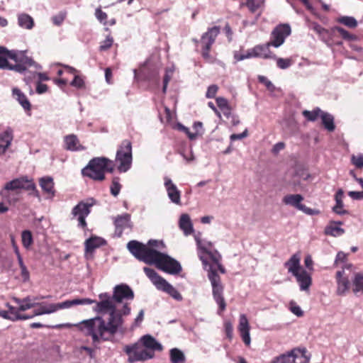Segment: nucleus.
<instances>
[{"instance_id":"nucleus-53","label":"nucleus","mask_w":363,"mask_h":363,"mask_svg":"<svg viewBox=\"0 0 363 363\" xmlns=\"http://www.w3.org/2000/svg\"><path fill=\"white\" fill-rule=\"evenodd\" d=\"M173 74V70L172 69H167L165 71V74L164 76L163 79V87H162V92L164 94L167 91V88L169 82L170 81Z\"/></svg>"},{"instance_id":"nucleus-25","label":"nucleus","mask_w":363,"mask_h":363,"mask_svg":"<svg viewBox=\"0 0 363 363\" xmlns=\"http://www.w3.org/2000/svg\"><path fill=\"white\" fill-rule=\"evenodd\" d=\"M147 246L137 240H130L127 244L129 252L138 260H141Z\"/></svg>"},{"instance_id":"nucleus-18","label":"nucleus","mask_w":363,"mask_h":363,"mask_svg":"<svg viewBox=\"0 0 363 363\" xmlns=\"http://www.w3.org/2000/svg\"><path fill=\"white\" fill-rule=\"evenodd\" d=\"M336 293L338 296H345L350 289L349 277L345 274L344 269L336 272Z\"/></svg>"},{"instance_id":"nucleus-8","label":"nucleus","mask_w":363,"mask_h":363,"mask_svg":"<svg viewBox=\"0 0 363 363\" xmlns=\"http://www.w3.org/2000/svg\"><path fill=\"white\" fill-rule=\"evenodd\" d=\"M96 203L94 198H89L79 202L72 210L73 218L78 221V226L82 228L86 227V218L91 213V208Z\"/></svg>"},{"instance_id":"nucleus-51","label":"nucleus","mask_w":363,"mask_h":363,"mask_svg":"<svg viewBox=\"0 0 363 363\" xmlns=\"http://www.w3.org/2000/svg\"><path fill=\"white\" fill-rule=\"evenodd\" d=\"M121 185L118 177L113 178L111 185V193L113 196H117L121 191Z\"/></svg>"},{"instance_id":"nucleus-34","label":"nucleus","mask_w":363,"mask_h":363,"mask_svg":"<svg viewBox=\"0 0 363 363\" xmlns=\"http://www.w3.org/2000/svg\"><path fill=\"white\" fill-rule=\"evenodd\" d=\"M179 228L185 235L191 234L194 231L193 225L189 216L186 213L182 214L179 222Z\"/></svg>"},{"instance_id":"nucleus-24","label":"nucleus","mask_w":363,"mask_h":363,"mask_svg":"<svg viewBox=\"0 0 363 363\" xmlns=\"http://www.w3.org/2000/svg\"><path fill=\"white\" fill-rule=\"evenodd\" d=\"M65 148L67 150L74 152L84 150L85 147L82 145L77 135L70 134L64 138Z\"/></svg>"},{"instance_id":"nucleus-49","label":"nucleus","mask_w":363,"mask_h":363,"mask_svg":"<svg viewBox=\"0 0 363 363\" xmlns=\"http://www.w3.org/2000/svg\"><path fill=\"white\" fill-rule=\"evenodd\" d=\"M335 30L340 33L342 38L349 41H354L357 39L355 35L350 33L347 30L342 27H335Z\"/></svg>"},{"instance_id":"nucleus-26","label":"nucleus","mask_w":363,"mask_h":363,"mask_svg":"<svg viewBox=\"0 0 363 363\" xmlns=\"http://www.w3.org/2000/svg\"><path fill=\"white\" fill-rule=\"evenodd\" d=\"M59 303H49L46 304L45 303H39L38 302V308L35 309L33 314L30 315L33 318L36 315H41L43 314H50L55 313L60 310Z\"/></svg>"},{"instance_id":"nucleus-15","label":"nucleus","mask_w":363,"mask_h":363,"mask_svg":"<svg viewBox=\"0 0 363 363\" xmlns=\"http://www.w3.org/2000/svg\"><path fill=\"white\" fill-rule=\"evenodd\" d=\"M9 59L16 63H20L27 67H34L36 69H41V66L37 64L31 57L26 55V50H11L9 52Z\"/></svg>"},{"instance_id":"nucleus-36","label":"nucleus","mask_w":363,"mask_h":363,"mask_svg":"<svg viewBox=\"0 0 363 363\" xmlns=\"http://www.w3.org/2000/svg\"><path fill=\"white\" fill-rule=\"evenodd\" d=\"M12 95L13 97L18 101L24 110L29 111L30 109L31 106L30 101L26 96L18 88L15 87L12 89Z\"/></svg>"},{"instance_id":"nucleus-7","label":"nucleus","mask_w":363,"mask_h":363,"mask_svg":"<svg viewBox=\"0 0 363 363\" xmlns=\"http://www.w3.org/2000/svg\"><path fill=\"white\" fill-rule=\"evenodd\" d=\"M195 240L198 247V255L202 262L204 269L208 266V261L206 255H207L211 262H218L221 259L220 253L213 248V245L211 242L206 240H201L198 235L195 236Z\"/></svg>"},{"instance_id":"nucleus-35","label":"nucleus","mask_w":363,"mask_h":363,"mask_svg":"<svg viewBox=\"0 0 363 363\" xmlns=\"http://www.w3.org/2000/svg\"><path fill=\"white\" fill-rule=\"evenodd\" d=\"M352 291L356 295L363 294V273L355 272L352 279Z\"/></svg>"},{"instance_id":"nucleus-27","label":"nucleus","mask_w":363,"mask_h":363,"mask_svg":"<svg viewBox=\"0 0 363 363\" xmlns=\"http://www.w3.org/2000/svg\"><path fill=\"white\" fill-rule=\"evenodd\" d=\"M294 277L299 284L301 291H307L309 290L312 279L310 274L305 269H301V272Z\"/></svg>"},{"instance_id":"nucleus-23","label":"nucleus","mask_w":363,"mask_h":363,"mask_svg":"<svg viewBox=\"0 0 363 363\" xmlns=\"http://www.w3.org/2000/svg\"><path fill=\"white\" fill-rule=\"evenodd\" d=\"M164 253H161L156 250L146 247L141 260L148 264H155L157 267V263L161 260Z\"/></svg>"},{"instance_id":"nucleus-20","label":"nucleus","mask_w":363,"mask_h":363,"mask_svg":"<svg viewBox=\"0 0 363 363\" xmlns=\"http://www.w3.org/2000/svg\"><path fill=\"white\" fill-rule=\"evenodd\" d=\"M43 297H38V296H26L24 298H19L16 297L13 298V301L18 305V311H26L32 308L36 307L38 306V302L37 301L43 298Z\"/></svg>"},{"instance_id":"nucleus-11","label":"nucleus","mask_w":363,"mask_h":363,"mask_svg":"<svg viewBox=\"0 0 363 363\" xmlns=\"http://www.w3.org/2000/svg\"><path fill=\"white\" fill-rule=\"evenodd\" d=\"M219 33L220 28L218 26H213L212 28H209L208 30L202 35L201 39V43L202 44L201 54L204 58L208 59L210 57V50Z\"/></svg>"},{"instance_id":"nucleus-21","label":"nucleus","mask_w":363,"mask_h":363,"mask_svg":"<svg viewBox=\"0 0 363 363\" xmlns=\"http://www.w3.org/2000/svg\"><path fill=\"white\" fill-rule=\"evenodd\" d=\"M13 139V130L11 127H7L0 133V155H4L11 146Z\"/></svg>"},{"instance_id":"nucleus-47","label":"nucleus","mask_w":363,"mask_h":363,"mask_svg":"<svg viewBox=\"0 0 363 363\" xmlns=\"http://www.w3.org/2000/svg\"><path fill=\"white\" fill-rule=\"evenodd\" d=\"M22 245L26 249H29L33 242V235L30 230H23L21 234Z\"/></svg>"},{"instance_id":"nucleus-1","label":"nucleus","mask_w":363,"mask_h":363,"mask_svg":"<svg viewBox=\"0 0 363 363\" xmlns=\"http://www.w3.org/2000/svg\"><path fill=\"white\" fill-rule=\"evenodd\" d=\"M130 307L125 303L121 307L108 310L107 321L101 317H96L81 322L79 328L86 335L91 337L94 345L101 340H109L117 333H125L123 316L130 315Z\"/></svg>"},{"instance_id":"nucleus-54","label":"nucleus","mask_w":363,"mask_h":363,"mask_svg":"<svg viewBox=\"0 0 363 363\" xmlns=\"http://www.w3.org/2000/svg\"><path fill=\"white\" fill-rule=\"evenodd\" d=\"M5 69L13 70L18 73H24L26 70V68L25 66L20 63H16V65H11L8 62V67H6Z\"/></svg>"},{"instance_id":"nucleus-17","label":"nucleus","mask_w":363,"mask_h":363,"mask_svg":"<svg viewBox=\"0 0 363 363\" xmlns=\"http://www.w3.org/2000/svg\"><path fill=\"white\" fill-rule=\"evenodd\" d=\"M164 186L165 187L168 198L174 204H181V191L178 189L172 180L165 177L164 178Z\"/></svg>"},{"instance_id":"nucleus-5","label":"nucleus","mask_w":363,"mask_h":363,"mask_svg":"<svg viewBox=\"0 0 363 363\" xmlns=\"http://www.w3.org/2000/svg\"><path fill=\"white\" fill-rule=\"evenodd\" d=\"M143 271L158 290L166 292L177 301L182 300L180 293L153 269L145 267L143 268Z\"/></svg>"},{"instance_id":"nucleus-4","label":"nucleus","mask_w":363,"mask_h":363,"mask_svg":"<svg viewBox=\"0 0 363 363\" xmlns=\"http://www.w3.org/2000/svg\"><path fill=\"white\" fill-rule=\"evenodd\" d=\"M220 259H219L218 262H212V264H208L206 269L208 270V277L212 286L213 298L219 306V309L218 311V315H220L226 308V303L223 296V287L220 283V278L216 273V269L213 268L214 266H216L218 269L222 274L225 273V270L220 264Z\"/></svg>"},{"instance_id":"nucleus-37","label":"nucleus","mask_w":363,"mask_h":363,"mask_svg":"<svg viewBox=\"0 0 363 363\" xmlns=\"http://www.w3.org/2000/svg\"><path fill=\"white\" fill-rule=\"evenodd\" d=\"M293 359L294 363H308L311 359V355L307 354V350L303 348L293 349Z\"/></svg>"},{"instance_id":"nucleus-45","label":"nucleus","mask_w":363,"mask_h":363,"mask_svg":"<svg viewBox=\"0 0 363 363\" xmlns=\"http://www.w3.org/2000/svg\"><path fill=\"white\" fill-rule=\"evenodd\" d=\"M9 52L6 48L0 46V69H5L8 67V59H9Z\"/></svg>"},{"instance_id":"nucleus-38","label":"nucleus","mask_w":363,"mask_h":363,"mask_svg":"<svg viewBox=\"0 0 363 363\" xmlns=\"http://www.w3.org/2000/svg\"><path fill=\"white\" fill-rule=\"evenodd\" d=\"M342 224V222H330L325 228V233L333 237L342 235L345 230L340 227Z\"/></svg>"},{"instance_id":"nucleus-64","label":"nucleus","mask_w":363,"mask_h":363,"mask_svg":"<svg viewBox=\"0 0 363 363\" xmlns=\"http://www.w3.org/2000/svg\"><path fill=\"white\" fill-rule=\"evenodd\" d=\"M65 16H66V13L65 12H61L59 14H57V16H55L52 18L53 23L55 25L60 26L63 22V21L65 20Z\"/></svg>"},{"instance_id":"nucleus-46","label":"nucleus","mask_w":363,"mask_h":363,"mask_svg":"<svg viewBox=\"0 0 363 363\" xmlns=\"http://www.w3.org/2000/svg\"><path fill=\"white\" fill-rule=\"evenodd\" d=\"M323 111L320 108H315L313 111H303V115L310 121H315L318 117H320Z\"/></svg>"},{"instance_id":"nucleus-41","label":"nucleus","mask_w":363,"mask_h":363,"mask_svg":"<svg viewBox=\"0 0 363 363\" xmlns=\"http://www.w3.org/2000/svg\"><path fill=\"white\" fill-rule=\"evenodd\" d=\"M172 363H184L186 360L184 352L178 348H172L169 351Z\"/></svg>"},{"instance_id":"nucleus-31","label":"nucleus","mask_w":363,"mask_h":363,"mask_svg":"<svg viewBox=\"0 0 363 363\" xmlns=\"http://www.w3.org/2000/svg\"><path fill=\"white\" fill-rule=\"evenodd\" d=\"M284 266L288 269L289 272L291 273L294 276L296 275L302 269L300 265V257L297 254L293 255L285 262Z\"/></svg>"},{"instance_id":"nucleus-43","label":"nucleus","mask_w":363,"mask_h":363,"mask_svg":"<svg viewBox=\"0 0 363 363\" xmlns=\"http://www.w3.org/2000/svg\"><path fill=\"white\" fill-rule=\"evenodd\" d=\"M337 21L350 28H354L358 25L357 21L352 16H340L337 19Z\"/></svg>"},{"instance_id":"nucleus-42","label":"nucleus","mask_w":363,"mask_h":363,"mask_svg":"<svg viewBox=\"0 0 363 363\" xmlns=\"http://www.w3.org/2000/svg\"><path fill=\"white\" fill-rule=\"evenodd\" d=\"M272 363H294L293 350L274 357Z\"/></svg>"},{"instance_id":"nucleus-29","label":"nucleus","mask_w":363,"mask_h":363,"mask_svg":"<svg viewBox=\"0 0 363 363\" xmlns=\"http://www.w3.org/2000/svg\"><path fill=\"white\" fill-rule=\"evenodd\" d=\"M95 303V300H92L91 298H75L72 300H67L65 301H63L62 303H59V308L60 310L64 309V308H69L74 306L77 305H90Z\"/></svg>"},{"instance_id":"nucleus-14","label":"nucleus","mask_w":363,"mask_h":363,"mask_svg":"<svg viewBox=\"0 0 363 363\" xmlns=\"http://www.w3.org/2000/svg\"><path fill=\"white\" fill-rule=\"evenodd\" d=\"M113 224L115 226V235L117 238H121L125 230L129 229L131 230L133 226L131 221V216L128 213H124L114 217Z\"/></svg>"},{"instance_id":"nucleus-33","label":"nucleus","mask_w":363,"mask_h":363,"mask_svg":"<svg viewBox=\"0 0 363 363\" xmlns=\"http://www.w3.org/2000/svg\"><path fill=\"white\" fill-rule=\"evenodd\" d=\"M17 20L18 26L23 29L31 30L34 27V20L32 16L28 13H18Z\"/></svg>"},{"instance_id":"nucleus-60","label":"nucleus","mask_w":363,"mask_h":363,"mask_svg":"<svg viewBox=\"0 0 363 363\" xmlns=\"http://www.w3.org/2000/svg\"><path fill=\"white\" fill-rule=\"evenodd\" d=\"M218 87L216 84H212L208 87L207 91L206 93V97L208 99H213L216 96V94L218 91Z\"/></svg>"},{"instance_id":"nucleus-50","label":"nucleus","mask_w":363,"mask_h":363,"mask_svg":"<svg viewBox=\"0 0 363 363\" xmlns=\"http://www.w3.org/2000/svg\"><path fill=\"white\" fill-rule=\"evenodd\" d=\"M275 59L277 60V67L281 69H286L292 65V60L291 59L281 57H276Z\"/></svg>"},{"instance_id":"nucleus-59","label":"nucleus","mask_w":363,"mask_h":363,"mask_svg":"<svg viewBox=\"0 0 363 363\" xmlns=\"http://www.w3.org/2000/svg\"><path fill=\"white\" fill-rule=\"evenodd\" d=\"M113 42V38L108 36L104 41L101 43L99 50L101 51L108 50L111 47Z\"/></svg>"},{"instance_id":"nucleus-44","label":"nucleus","mask_w":363,"mask_h":363,"mask_svg":"<svg viewBox=\"0 0 363 363\" xmlns=\"http://www.w3.org/2000/svg\"><path fill=\"white\" fill-rule=\"evenodd\" d=\"M0 317L12 321L32 318V316H26V315H16V316H13V315H11L9 311L4 310L0 311Z\"/></svg>"},{"instance_id":"nucleus-63","label":"nucleus","mask_w":363,"mask_h":363,"mask_svg":"<svg viewBox=\"0 0 363 363\" xmlns=\"http://www.w3.org/2000/svg\"><path fill=\"white\" fill-rule=\"evenodd\" d=\"M312 29L320 35L323 36L325 34L328 33V30L317 23L312 24Z\"/></svg>"},{"instance_id":"nucleus-30","label":"nucleus","mask_w":363,"mask_h":363,"mask_svg":"<svg viewBox=\"0 0 363 363\" xmlns=\"http://www.w3.org/2000/svg\"><path fill=\"white\" fill-rule=\"evenodd\" d=\"M303 201V197L301 194H288L284 196L282 201L284 204L293 206L298 210H301L303 204L301 202Z\"/></svg>"},{"instance_id":"nucleus-32","label":"nucleus","mask_w":363,"mask_h":363,"mask_svg":"<svg viewBox=\"0 0 363 363\" xmlns=\"http://www.w3.org/2000/svg\"><path fill=\"white\" fill-rule=\"evenodd\" d=\"M271 45L269 43L264 45H259L253 48V52L255 54L256 57H262L264 59L276 58L274 55H272L269 50Z\"/></svg>"},{"instance_id":"nucleus-19","label":"nucleus","mask_w":363,"mask_h":363,"mask_svg":"<svg viewBox=\"0 0 363 363\" xmlns=\"http://www.w3.org/2000/svg\"><path fill=\"white\" fill-rule=\"evenodd\" d=\"M238 328L244 343L246 345L249 346L251 342V338L250 335V326L249 324L248 319L245 314L240 315L239 325Z\"/></svg>"},{"instance_id":"nucleus-62","label":"nucleus","mask_w":363,"mask_h":363,"mask_svg":"<svg viewBox=\"0 0 363 363\" xmlns=\"http://www.w3.org/2000/svg\"><path fill=\"white\" fill-rule=\"evenodd\" d=\"M95 16L101 23L106 24L107 14L105 12L102 11L101 9L98 8L96 9Z\"/></svg>"},{"instance_id":"nucleus-52","label":"nucleus","mask_w":363,"mask_h":363,"mask_svg":"<svg viewBox=\"0 0 363 363\" xmlns=\"http://www.w3.org/2000/svg\"><path fill=\"white\" fill-rule=\"evenodd\" d=\"M254 55L255 54L253 52V48H252L250 50H247L244 54L235 53L234 57L237 61H241L251 57H256V56Z\"/></svg>"},{"instance_id":"nucleus-13","label":"nucleus","mask_w":363,"mask_h":363,"mask_svg":"<svg viewBox=\"0 0 363 363\" xmlns=\"http://www.w3.org/2000/svg\"><path fill=\"white\" fill-rule=\"evenodd\" d=\"M291 30L289 24H280L277 26L271 33L269 45L274 48L280 47L285 39L291 34Z\"/></svg>"},{"instance_id":"nucleus-16","label":"nucleus","mask_w":363,"mask_h":363,"mask_svg":"<svg viewBox=\"0 0 363 363\" xmlns=\"http://www.w3.org/2000/svg\"><path fill=\"white\" fill-rule=\"evenodd\" d=\"M100 301L96 303L94 310L97 313H106L108 310L118 307L115 304L113 295L108 293H101L99 295Z\"/></svg>"},{"instance_id":"nucleus-61","label":"nucleus","mask_w":363,"mask_h":363,"mask_svg":"<svg viewBox=\"0 0 363 363\" xmlns=\"http://www.w3.org/2000/svg\"><path fill=\"white\" fill-rule=\"evenodd\" d=\"M258 80L259 82L264 84L269 91H274L275 87L274 84L264 76H258Z\"/></svg>"},{"instance_id":"nucleus-58","label":"nucleus","mask_w":363,"mask_h":363,"mask_svg":"<svg viewBox=\"0 0 363 363\" xmlns=\"http://www.w3.org/2000/svg\"><path fill=\"white\" fill-rule=\"evenodd\" d=\"M70 85L74 87L81 89L84 87V82L79 75L75 74L73 80L70 83Z\"/></svg>"},{"instance_id":"nucleus-12","label":"nucleus","mask_w":363,"mask_h":363,"mask_svg":"<svg viewBox=\"0 0 363 363\" xmlns=\"http://www.w3.org/2000/svg\"><path fill=\"white\" fill-rule=\"evenodd\" d=\"M157 268L172 275L178 274L182 270V265L177 260L164 253L159 263H157Z\"/></svg>"},{"instance_id":"nucleus-22","label":"nucleus","mask_w":363,"mask_h":363,"mask_svg":"<svg viewBox=\"0 0 363 363\" xmlns=\"http://www.w3.org/2000/svg\"><path fill=\"white\" fill-rule=\"evenodd\" d=\"M140 342L145 347L144 350L151 351L154 354L155 351L160 352L163 349L162 344L150 335H143L140 338Z\"/></svg>"},{"instance_id":"nucleus-6","label":"nucleus","mask_w":363,"mask_h":363,"mask_svg":"<svg viewBox=\"0 0 363 363\" xmlns=\"http://www.w3.org/2000/svg\"><path fill=\"white\" fill-rule=\"evenodd\" d=\"M132 144L128 140H123L116 152L115 162L120 172H126L132 164Z\"/></svg>"},{"instance_id":"nucleus-40","label":"nucleus","mask_w":363,"mask_h":363,"mask_svg":"<svg viewBox=\"0 0 363 363\" xmlns=\"http://www.w3.org/2000/svg\"><path fill=\"white\" fill-rule=\"evenodd\" d=\"M320 118H321L322 124L327 130L333 132L335 130L334 117L330 113L323 111Z\"/></svg>"},{"instance_id":"nucleus-57","label":"nucleus","mask_w":363,"mask_h":363,"mask_svg":"<svg viewBox=\"0 0 363 363\" xmlns=\"http://www.w3.org/2000/svg\"><path fill=\"white\" fill-rule=\"evenodd\" d=\"M180 155L182 156L184 160L187 163H191L195 159L194 155L191 150H189L188 151L182 150V151L180 152Z\"/></svg>"},{"instance_id":"nucleus-10","label":"nucleus","mask_w":363,"mask_h":363,"mask_svg":"<svg viewBox=\"0 0 363 363\" xmlns=\"http://www.w3.org/2000/svg\"><path fill=\"white\" fill-rule=\"evenodd\" d=\"M113 298L115 304L120 307V304L127 303L129 306L130 301L134 298V292L133 289L125 284H118L114 286L113 290Z\"/></svg>"},{"instance_id":"nucleus-28","label":"nucleus","mask_w":363,"mask_h":363,"mask_svg":"<svg viewBox=\"0 0 363 363\" xmlns=\"http://www.w3.org/2000/svg\"><path fill=\"white\" fill-rule=\"evenodd\" d=\"M39 184L43 191L48 195V198H52L55 196L54 182L51 177L40 178Z\"/></svg>"},{"instance_id":"nucleus-48","label":"nucleus","mask_w":363,"mask_h":363,"mask_svg":"<svg viewBox=\"0 0 363 363\" xmlns=\"http://www.w3.org/2000/svg\"><path fill=\"white\" fill-rule=\"evenodd\" d=\"M264 4L261 0H246L245 5L252 13L256 12Z\"/></svg>"},{"instance_id":"nucleus-56","label":"nucleus","mask_w":363,"mask_h":363,"mask_svg":"<svg viewBox=\"0 0 363 363\" xmlns=\"http://www.w3.org/2000/svg\"><path fill=\"white\" fill-rule=\"evenodd\" d=\"M352 163L359 169L363 167V155H352L351 157Z\"/></svg>"},{"instance_id":"nucleus-3","label":"nucleus","mask_w":363,"mask_h":363,"mask_svg":"<svg viewBox=\"0 0 363 363\" xmlns=\"http://www.w3.org/2000/svg\"><path fill=\"white\" fill-rule=\"evenodd\" d=\"M113 163L112 160L106 157H94L82 169V174L95 181H103L105 179L106 172L111 173L113 172Z\"/></svg>"},{"instance_id":"nucleus-2","label":"nucleus","mask_w":363,"mask_h":363,"mask_svg":"<svg viewBox=\"0 0 363 363\" xmlns=\"http://www.w3.org/2000/svg\"><path fill=\"white\" fill-rule=\"evenodd\" d=\"M30 189H34L33 180L27 176L20 177L6 183L0 190V196L9 204H14L19 201V191Z\"/></svg>"},{"instance_id":"nucleus-9","label":"nucleus","mask_w":363,"mask_h":363,"mask_svg":"<svg viewBox=\"0 0 363 363\" xmlns=\"http://www.w3.org/2000/svg\"><path fill=\"white\" fill-rule=\"evenodd\" d=\"M124 352L128 356V361L130 363L145 361L152 359L155 356L152 352L142 348L139 343L125 345Z\"/></svg>"},{"instance_id":"nucleus-39","label":"nucleus","mask_w":363,"mask_h":363,"mask_svg":"<svg viewBox=\"0 0 363 363\" xmlns=\"http://www.w3.org/2000/svg\"><path fill=\"white\" fill-rule=\"evenodd\" d=\"M106 241L101 238L96 236L91 237L85 241V251L91 252L96 248L104 245Z\"/></svg>"},{"instance_id":"nucleus-55","label":"nucleus","mask_w":363,"mask_h":363,"mask_svg":"<svg viewBox=\"0 0 363 363\" xmlns=\"http://www.w3.org/2000/svg\"><path fill=\"white\" fill-rule=\"evenodd\" d=\"M216 103L218 106L224 111L225 114L226 113L225 111H230L228 101L225 98L218 97L216 99Z\"/></svg>"}]
</instances>
